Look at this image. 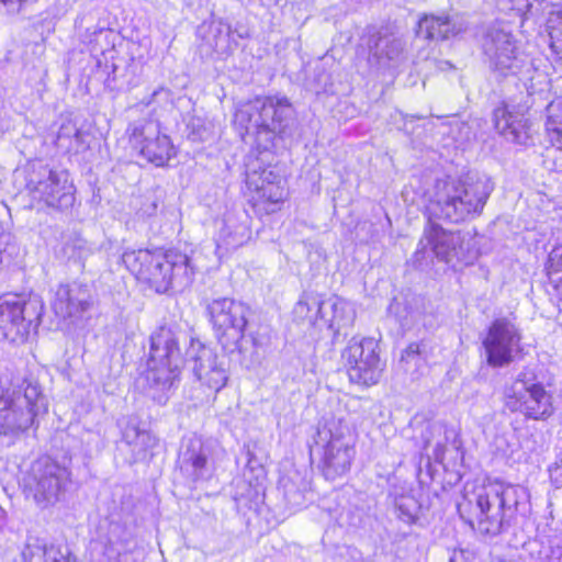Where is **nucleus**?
Listing matches in <instances>:
<instances>
[{
  "label": "nucleus",
  "instance_id": "nucleus-30",
  "mask_svg": "<svg viewBox=\"0 0 562 562\" xmlns=\"http://www.w3.org/2000/svg\"><path fill=\"white\" fill-rule=\"evenodd\" d=\"M23 558L26 562H70L68 552L54 544L46 546L38 541L26 546Z\"/></svg>",
  "mask_w": 562,
  "mask_h": 562
},
{
  "label": "nucleus",
  "instance_id": "nucleus-26",
  "mask_svg": "<svg viewBox=\"0 0 562 562\" xmlns=\"http://www.w3.org/2000/svg\"><path fill=\"white\" fill-rule=\"evenodd\" d=\"M404 42L393 35H379L369 45L370 55L382 67H392L404 59Z\"/></svg>",
  "mask_w": 562,
  "mask_h": 562
},
{
  "label": "nucleus",
  "instance_id": "nucleus-34",
  "mask_svg": "<svg viewBox=\"0 0 562 562\" xmlns=\"http://www.w3.org/2000/svg\"><path fill=\"white\" fill-rule=\"evenodd\" d=\"M395 510L398 519L411 525L417 519L419 505L414 497L403 495L395 499Z\"/></svg>",
  "mask_w": 562,
  "mask_h": 562
},
{
  "label": "nucleus",
  "instance_id": "nucleus-24",
  "mask_svg": "<svg viewBox=\"0 0 562 562\" xmlns=\"http://www.w3.org/2000/svg\"><path fill=\"white\" fill-rule=\"evenodd\" d=\"M454 436V430L440 420H427L420 425L423 449L428 452L432 448L430 457L438 463L443 462L447 443Z\"/></svg>",
  "mask_w": 562,
  "mask_h": 562
},
{
  "label": "nucleus",
  "instance_id": "nucleus-10",
  "mask_svg": "<svg viewBox=\"0 0 562 562\" xmlns=\"http://www.w3.org/2000/svg\"><path fill=\"white\" fill-rule=\"evenodd\" d=\"M44 304L38 296L24 299L7 295L0 299V336L11 342H23L35 329L43 315Z\"/></svg>",
  "mask_w": 562,
  "mask_h": 562
},
{
  "label": "nucleus",
  "instance_id": "nucleus-43",
  "mask_svg": "<svg viewBox=\"0 0 562 562\" xmlns=\"http://www.w3.org/2000/svg\"><path fill=\"white\" fill-rule=\"evenodd\" d=\"M215 46H216L217 48H222V45H221L220 41H215Z\"/></svg>",
  "mask_w": 562,
  "mask_h": 562
},
{
  "label": "nucleus",
  "instance_id": "nucleus-21",
  "mask_svg": "<svg viewBox=\"0 0 562 562\" xmlns=\"http://www.w3.org/2000/svg\"><path fill=\"white\" fill-rule=\"evenodd\" d=\"M91 304L90 289L85 284L72 282L57 288L52 306L56 315L67 318L86 312Z\"/></svg>",
  "mask_w": 562,
  "mask_h": 562
},
{
  "label": "nucleus",
  "instance_id": "nucleus-46",
  "mask_svg": "<svg viewBox=\"0 0 562 562\" xmlns=\"http://www.w3.org/2000/svg\"><path fill=\"white\" fill-rule=\"evenodd\" d=\"M558 562H562V555L559 558Z\"/></svg>",
  "mask_w": 562,
  "mask_h": 562
},
{
  "label": "nucleus",
  "instance_id": "nucleus-36",
  "mask_svg": "<svg viewBox=\"0 0 562 562\" xmlns=\"http://www.w3.org/2000/svg\"><path fill=\"white\" fill-rule=\"evenodd\" d=\"M133 548L134 542L132 540H125L120 543L111 542L106 548V555L109 560L114 562H135Z\"/></svg>",
  "mask_w": 562,
  "mask_h": 562
},
{
  "label": "nucleus",
  "instance_id": "nucleus-2",
  "mask_svg": "<svg viewBox=\"0 0 562 562\" xmlns=\"http://www.w3.org/2000/svg\"><path fill=\"white\" fill-rule=\"evenodd\" d=\"M122 262L138 281L147 283L157 293H165L172 286L186 288L194 276L189 257L175 250L126 249Z\"/></svg>",
  "mask_w": 562,
  "mask_h": 562
},
{
  "label": "nucleus",
  "instance_id": "nucleus-27",
  "mask_svg": "<svg viewBox=\"0 0 562 562\" xmlns=\"http://www.w3.org/2000/svg\"><path fill=\"white\" fill-rule=\"evenodd\" d=\"M278 176L272 171L263 169L260 175L257 172H246V182L249 188H254L259 196L271 203H279L284 199V190L276 180Z\"/></svg>",
  "mask_w": 562,
  "mask_h": 562
},
{
  "label": "nucleus",
  "instance_id": "nucleus-6",
  "mask_svg": "<svg viewBox=\"0 0 562 562\" xmlns=\"http://www.w3.org/2000/svg\"><path fill=\"white\" fill-rule=\"evenodd\" d=\"M183 364L178 335L168 327L158 328L150 336V350L145 379L151 397L159 404L167 401Z\"/></svg>",
  "mask_w": 562,
  "mask_h": 562
},
{
  "label": "nucleus",
  "instance_id": "nucleus-7",
  "mask_svg": "<svg viewBox=\"0 0 562 562\" xmlns=\"http://www.w3.org/2000/svg\"><path fill=\"white\" fill-rule=\"evenodd\" d=\"M43 406L44 397L37 383L24 381L21 393L0 381V435L25 431Z\"/></svg>",
  "mask_w": 562,
  "mask_h": 562
},
{
  "label": "nucleus",
  "instance_id": "nucleus-8",
  "mask_svg": "<svg viewBox=\"0 0 562 562\" xmlns=\"http://www.w3.org/2000/svg\"><path fill=\"white\" fill-rule=\"evenodd\" d=\"M324 441L321 468L327 480L345 475L351 467L355 448L349 423L342 416H334L325 422L318 432Z\"/></svg>",
  "mask_w": 562,
  "mask_h": 562
},
{
  "label": "nucleus",
  "instance_id": "nucleus-3",
  "mask_svg": "<svg viewBox=\"0 0 562 562\" xmlns=\"http://www.w3.org/2000/svg\"><path fill=\"white\" fill-rule=\"evenodd\" d=\"M493 190L488 180L468 182L443 177L427 191L430 216L460 223L479 215Z\"/></svg>",
  "mask_w": 562,
  "mask_h": 562
},
{
  "label": "nucleus",
  "instance_id": "nucleus-44",
  "mask_svg": "<svg viewBox=\"0 0 562 562\" xmlns=\"http://www.w3.org/2000/svg\"><path fill=\"white\" fill-rule=\"evenodd\" d=\"M463 507H464V505H460V506H459V512H460L461 514H462Z\"/></svg>",
  "mask_w": 562,
  "mask_h": 562
},
{
  "label": "nucleus",
  "instance_id": "nucleus-11",
  "mask_svg": "<svg viewBox=\"0 0 562 562\" xmlns=\"http://www.w3.org/2000/svg\"><path fill=\"white\" fill-rule=\"evenodd\" d=\"M69 482V472L65 467L42 459L33 463L24 480V493L40 508H48L61 501Z\"/></svg>",
  "mask_w": 562,
  "mask_h": 562
},
{
  "label": "nucleus",
  "instance_id": "nucleus-23",
  "mask_svg": "<svg viewBox=\"0 0 562 562\" xmlns=\"http://www.w3.org/2000/svg\"><path fill=\"white\" fill-rule=\"evenodd\" d=\"M495 128L507 140L526 144L529 138V125L524 114L512 111L508 106H498L494 111Z\"/></svg>",
  "mask_w": 562,
  "mask_h": 562
},
{
  "label": "nucleus",
  "instance_id": "nucleus-16",
  "mask_svg": "<svg viewBox=\"0 0 562 562\" xmlns=\"http://www.w3.org/2000/svg\"><path fill=\"white\" fill-rule=\"evenodd\" d=\"M520 340L514 323L507 318L495 319L483 340L487 363L495 368L509 364L521 350Z\"/></svg>",
  "mask_w": 562,
  "mask_h": 562
},
{
  "label": "nucleus",
  "instance_id": "nucleus-20",
  "mask_svg": "<svg viewBox=\"0 0 562 562\" xmlns=\"http://www.w3.org/2000/svg\"><path fill=\"white\" fill-rule=\"evenodd\" d=\"M250 237V217L246 210L233 209L223 217L216 237L217 249L228 251L244 245Z\"/></svg>",
  "mask_w": 562,
  "mask_h": 562
},
{
  "label": "nucleus",
  "instance_id": "nucleus-15",
  "mask_svg": "<svg viewBox=\"0 0 562 562\" xmlns=\"http://www.w3.org/2000/svg\"><path fill=\"white\" fill-rule=\"evenodd\" d=\"M26 186L33 200L44 202L49 207L64 210L75 202L74 186L64 171L42 167L36 177L29 179Z\"/></svg>",
  "mask_w": 562,
  "mask_h": 562
},
{
  "label": "nucleus",
  "instance_id": "nucleus-47",
  "mask_svg": "<svg viewBox=\"0 0 562 562\" xmlns=\"http://www.w3.org/2000/svg\"><path fill=\"white\" fill-rule=\"evenodd\" d=\"M561 56H562V53H561Z\"/></svg>",
  "mask_w": 562,
  "mask_h": 562
},
{
  "label": "nucleus",
  "instance_id": "nucleus-38",
  "mask_svg": "<svg viewBox=\"0 0 562 562\" xmlns=\"http://www.w3.org/2000/svg\"><path fill=\"white\" fill-rule=\"evenodd\" d=\"M70 134L74 135V140L77 143L76 150H79L80 144L82 143L83 134L76 128L74 125H63L60 131L58 132L57 139L58 142H63L65 137H69Z\"/></svg>",
  "mask_w": 562,
  "mask_h": 562
},
{
  "label": "nucleus",
  "instance_id": "nucleus-4",
  "mask_svg": "<svg viewBox=\"0 0 562 562\" xmlns=\"http://www.w3.org/2000/svg\"><path fill=\"white\" fill-rule=\"evenodd\" d=\"M527 498L526 487L494 482L479 487L468 504L473 506L479 532L496 536L509 525L519 504Z\"/></svg>",
  "mask_w": 562,
  "mask_h": 562
},
{
  "label": "nucleus",
  "instance_id": "nucleus-45",
  "mask_svg": "<svg viewBox=\"0 0 562 562\" xmlns=\"http://www.w3.org/2000/svg\"><path fill=\"white\" fill-rule=\"evenodd\" d=\"M469 524L474 527V522L472 520H469Z\"/></svg>",
  "mask_w": 562,
  "mask_h": 562
},
{
  "label": "nucleus",
  "instance_id": "nucleus-31",
  "mask_svg": "<svg viewBox=\"0 0 562 562\" xmlns=\"http://www.w3.org/2000/svg\"><path fill=\"white\" fill-rule=\"evenodd\" d=\"M547 111L546 128L549 139L553 146L562 150V99L552 101Z\"/></svg>",
  "mask_w": 562,
  "mask_h": 562
},
{
  "label": "nucleus",
  "instance_id": "nucleus-5",
  "mask_svg": "<svg viewBox=\"0 0 562 562\" xmlns=\"http://www.w3.org/2000/svg\"><path fill=\"white\" fill-rule=\"evenodd\" d=\"M292 113L291 103L284 97L256 98L236 110L234 123L241 136L255 134L259 145L263 136L262 146L267 148L276 135L285 134Z\"/></svg>",
  "mask_w": 562,
  "mask_h": 562
},
{
  "label": "nucleus",
  "instance_id": "nucleus-13",
  "mask_svg": "<svg viewBox=\"0 0 562 562\" xmlns=\"http://www.w3.org/2000/svg\"><path fill=\"white\" fill-rule=\"evenodd\" d=\"M341 358L352 383L370 386L379 382L383 366L375 339L352 337L342 351Z\"/></svg>",
  "mask_w": 562,
  "mask_h": 562
},
{
  "label": "nucleus",
  "instance_id": "nucleus-32",
  "mask_svg": "<svg viewBox=\"0 0 562 562\" xmlns=\"http://www.w3.org/2000/svg\"><path fill=\"white\" fill-rule=\"evenodd\" d=\"M324 301L313 294H305L296 303L294 307V315L299 319H307L311 324L315 325L323 316Z\"/></svg>",
  "mask_w": 562,
  "mask_h": 562
},
{
  "label": "nucleus",
  "instance_id": "nucleus-19",
  "mask_svg": "<svg viewBox=\"0 0 562 562\" xmlns=\"http://www.w3.org/2000/svg\"><path fill=\"white\" fill-rule=\"evenodd\" d=\"M191 359L196 379L211 391L217 393L228 380L224 357L220 358L213 349L201 342L191 344Z\"/></svg>",
  "mask_w": 562,
  "mask_h": 562
},
{
  "label": "nucleus",
  "instance_id": "nucleus-39",
  "mask_svg": "<svg viewBox=\"0 0 562 562\" xmlns=\"http://www.w3.org/2000/svg\"><path fill=\"white\" fill-rule=\"evenodd\" d=\"M551 482L555 487H562V453L559 459L549 468Z\"/></svg>",
  "mask_w": 562,
  "mask_h": 562
},
{
  "label": "nucleus",
  "instance_id": "nucleus-35",
  "mask_svg": "<svg viewBox=\"0 0 562 562\" xmlns=\"http://www.w3.org/2000/svg\"><path fill=\"white\" fill-rule=\"evenodd\" d=\"M550 37V47L558 54H562V11H552L547 21Z\"/></svg>",
  "mask_w": 562,
  "mask_h": 562
},
{
  "label": "nucleus",
  "instance_id": "nucleus-37",
  "mask_svg": "<svg viewBox=\"0 0 562 562\" xmlns=\"http://www.w3.org/2000/svg\"><path fill=\"white\" fill-rule=\"evenodd\" d=\"M425 358V345L423 342H412L403 351L401 361L406 366L405 370H409L411 364L418 367Z\"/></svg>",
  "mask_w": 562,
  "mask_h": 562
},
{
  "label": "nucleus",
  "instance_id": "nucleus-12",
  "mask_svg": "<svg viewBox=\"0 0 562 562\" xmlns=\"http://www.w3.org/2000/svg\"><path fill=\"white\" fill-rule=\"evenodd\" d=\"M206 310L222 347L231 352L237 349L247 326V305L231 297H218L212 300Z\"/></svg>",
  "mask_w": 562,
  "mask_h": 562
},
{
  "label": "nucleus",
  "instance_id": "nucleus-41",
  "mask_svg": "<svg viewBox=\"0 0 562 562\" xmlns=\"http://www.w3.org/2000/svg\"><path fill=\"white\" fill-rule=\"evenodd\" d=\"M231 26L228 24H225L223 22L218 23V26L216 27V31L218 34L225 33L226 35L229 34Z\"/></svg>",
  "mask_w": 562,
  "mask_h": 562
},
{
  "label": "nucleus",
  "instance_id": "nucleus-42",
  "mask_svg": "<svg viewBox=\"0 0 562 562\" xmlns=\"http://www.w3.org/2000/svg\"><path fill=\"white\" fill-rule=\"evenodd\" d=\"M398 304L397 303H393L391 306H390V310L393 312L397 308Z\"/></svg>",
  "mask_w": 562,
  "mask_h": 562
},
{
  "label": "nucleus",
  "instance_id": "nucleus-9",
  "mask_svg": "<svg viewBox=\"0 0 562 562\" xmlns=\"http://www.w3.org/2000/svg\"><path fill=\"white\" fill-rule=\"evenodd\" d=\"M504 398L505 405L510 412L521 413L530 419H546L553 413L551 395L542 383L537 381L533 372L528 370L520 371L505 386Z\"/></svg>",
  "mask_w": 562,
  "mask_h": 562
},
{
  "label": "nucleus",
  "instance_id": "nucleus-28",
  "mask_svg": "<svg viewBox=\"0 0 562 562\" xmlns=\"http://www.w3.org/2000/svg\"><path fill=\"white\" fill-rule=\"evenodd\" d=\"M181 470L193 481L210 476L207 453L200 441H192L191 447L181 453Z\"/></svg>",
  "mask_w": 562,
  "mask_h": 562
},
{
  "label": "nucleus",
  "instance_id": "nucleus-14",
  "mask_svg": "<svg viewBox=\"0 0 562 562\" xmlns=\"http://www.w3.org/2000/svg\"><path fill=\"white\" fill-rule=\"evenodd\" d=\"M419 246L422 248L430 247L438 260L453 269L472 265L476 258L470 239H465L460 232L447 231L437 224H431L425 229Z\"/></svg>",
  "mask_w": 562,
  "mask_h": 562
},
{
  "label": "nucleus",
  "instance_id": "nucleus-18",
  "mask_svg": "<svg viewBox=\"0 0 562 562\" xmlns=\"http://www.w3.org/2000/svg\"><path fill=\"white\" fill-rule=\"evenodd\" d=\"M130 139L142 156L156 166H164L176 154L169 136L161 134L160 125L156 121L147 120L135 124Z\"/></svg>",
  "mask_w": 562,
  "mask_h": 562
},
{
  "label": "nucleus",
  "instance_id": "nucleus-1",
  "mask_svg": "<svg viewBox=\"0 0 562 562\" xmlns=\"http://www.w3.org/2000/svg\"><path fill=\"white\" fill-rule=\"evenodd\" d=\"M122 262L138 281L147 283L157 293H165L172 286L186 288L194 276L189 257L175 250L126 249Z\"/></svg>",
  "mask_w": 562,
  "mask_h": 562
},
{
  "label": "nucleus",
  "instance_id": "nucleus-40",
  "mask_svg": "<svg viewBox=\"0 0 562 562\" xmlns=\"http://www.w3.org/2000/svg\"><path fill=\"white\" fill-rule=\"evenodd\" d=\"M449 562H470L469 553L463 550H454L450 555Z\"/></svg>",
  "mask_w": 562,
  "mask_h": 562
},
{
  "label": "nucleus",
  "instance_id": "nucleus-22",
  "mask_svg": "<svg viewBox=\"0 0 562 562\" xmlns=\"http://www.w3.org/2000/svg\"><path fill=\"white\" fill-rule=\"evenodd\" d=\"M418 27L419 33L427 40L446 41L463 33L468 29V23L460 14H430L419 20Z\"/></svg>",
  "mask_w": 562,
  "mask_h": 562
},
{
  "label": "nucleus",
  "instance_id": "nucleus-17",
  "mask_svg": "<svg viewBox=\"0 0 562 562\" xmlns=\"http://www.w3.org/2000/svg\"><path fill=\"white\" fill-rule=\"evenodd\" d=\"M484 54L490 68L501 77L518 75L526 64L513 35L504 31L488 33L484 42Z\"/></svg>",
  "mask_w": 562,
  "mask_h": 562
},
{
  "label": "nucleus",
  "instance_id": "nucleus-29",
  "mask_svg": "<svg viewBox=\"0 0 562 562\" xmlns=\"http://www.w3.org/2000/svg\"><path fill=\"white\" fill-rule=\"evenodd\" d=\"M123 440L132 449L136 460L146 456L149 449L157 445V438L147 430H140L134 425H128L123 431Z\"/></svg>",
  "mask_w": 562,
  "mask_h": 562
},
{
  "label": "nucleus",
  "instance_id": "nucleus-25",
  "mask_svg": "<svg viewBox=\"0 0 562 562\" xmlns=\"http://www.w3.org/2000/svg\"><path fill=\"white\" fill-rule=\"evenodd\" d=\"M355 318L356 311L350 302L338 296L324 300L321 319L325 321L334 334H339L342 329L350 327Z\"/></svg>",
  "mask_w": 562,
  "mask_h": 562
},
{
  "label": "nucleus",
  "instance_id": "nucleus-33",
  "mask_svg": "<svg viewBox=\"0 0 562 562\" xmlns=\"http://www.w3.org/2000/svg\"><path fill=\"white\" fill-rule=\"evenodd\" d=\"M549 284L555 295L562 301V246L554 247L548 257L546 265Z\"/></svg>",
  "mask_w": 562,
  "mask_h": 562
}]
</instances>
